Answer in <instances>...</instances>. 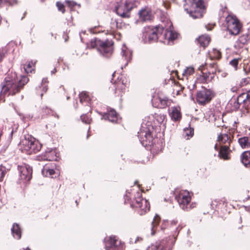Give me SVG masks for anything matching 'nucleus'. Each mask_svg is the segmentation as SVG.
<instances>
[{
  "instance_id": "f3484780",
  "label": "nucleus",
  "mask_w": 250,
  "mask_h": 250,
  "mask_svg": "<svg viewBox=\"0 0 250 250\" xmlns=\"http://www.w3.org/2000/svg\"><path fill=\"white\" fill-rule=\"evenodd\" d=\"M140 19L143 21H149L151 18V13L149 9L144 8L140 10L139 13Z\"/></svg>"
},
{
  "instance_id": "4c0bfd02",
  "label": "nucleus",
  "mask_w": 250,
  "mask_h": 250,
  "mask_svg": "<svg viewBox=\"0 0 250 250\" xmlns=\"http://www.w3.org/2000/svg\"><path fill=\"white\" fill-rule=\"evenodd\" d=\"M6 173V168L4 167L0 166V181L3 180Z\"/></svg>"
},
{
  "instance_id": "f704fd0d",
  "label": "nucleus",
  "mask_w": 250,
  "mask_h": 250,
  "mask_svg": "<svg viewBox=\"0 0 250 250\" xmlns=\"http://www.w3.org/2000/svg\"><path fill=\"white\" fill-rule=\"evenodd\" d=\"M80 102L83 103L84 102H88L90 99L86 92H83L80 94Z\"/></svg>"
},
{
  "instance_id": "393cba45",
  "label": "nucleus",
  "mask_w": 250,
  "mask_h": 250,
  "mask_svg": "<svg viewBox=\"0 0 250 250\" xmlns=\"http://www.w3.org/2000/svg\"><path fill=\"white\" fill-rule=\"evenodd\" d=\"M13 237L17 239H19L21 237V231L18 224H14L11 229Z\"/></svg>"
},
{
  "instance_id": "f8f14e48",
  "label": "nucleus",
  "mask_w": 250,
  "mask_h": 250,
  "mask_svg": "<svg viewBox=\"0 0 250 250\" xmlns=\"http://www.w3.org/2000/svg\"><path fill=\"white\" fill-rule=\"evenodd\" d=\"M133 8V4L130 2H126L124 5H119L116 6L117 14L124 18L129 17V13Z\"/></svg>"
},
{
  "instance_id": "473e14b6",
  "label": "nucleus",
  "mask_w": 250,
  "mask_h": 250,
  "mask_svg": "<svg viewBox=\"0 0 250 250\" xmlns=\"http://www.w3.org/2000/svg\"><path fill=\"white\" fill-rule=\"evenodd\" d=\"M154 118L158 123L161 124L164 121L165 116L161 113H155Z\"/></svg>"
},
{
  "instance_id": "9b49d317",
  "label": "nucleus",
  "mask_w": 250,
  "mask_h": 250,
  "mask_svg": "<svg viewBox=\"0 0 250 250\" xmlns=\"http://www.w3.org/2000/svg\"><path fill=\"white\" fill-rule=\"evenodd\" d=\"M20 171L21 179L26 181H29L32 178V169L28 165L24 164L18 167Z\"/></svg>"
},
{
  "instance_id": "f257e3e1",
  "label": "nucleus",
  "mask_w": 250,
  "mask_h": 250,
  "mask_svg": "<svg viewBox=\"0 0 250 250\" xmlns=\"http://www.w3.org/2000/svg\"><path fill=\"white\" fill-rule=\"evenodd\" d=\"M167 26L169 29H164L161 26H158L154 28L148 30L144 34L145 38H147L149 42H155L159 40L166 44H171L173 41L177 38V34L171 29V23L169 21L167 23Z\"/></svg>"
},
{
  "instance_id": "13d9d810",
  "label": "nucleus",
  "mask_w": 250,
  "mask_h": 250,
  "mask_svg": "<svg viewBox=\"0 0 250 250\" xmlns=\"http://www.w3.org/2000/svg\"><path fill=\"white\" fill-rule=\"evenodd\" d=\"M55 71H56V70L54 69V71H52L51 72H52V73H54L55 72Z\"/></svg>"
},
{
  "instance_id": "603ef678",
  "label": "nucleus",
  "mask_w": 250,
  "mask_h": 250,
  "mask_svg": "<svg viewBox=\"0 0 250 250\" xmlns=\"http://www.w3.org/2000/svg\"><path fill=\"white\" fill-rule=\"evenodd\" d=\"M46 82H47V79L44 78V79H42V83H45Z\"/></svg>"
},
{
  "instance_id": "3c124183",
  "label": "nucleus",
  "mask_w": 250,
  "mask_h": 250,
  "mask_svg": "<svg viewBox=\"0 0 250 250\" xmlns=\"http://www.w3.org/2000/svg\"><path fill=\"white\" fill-rule=\"evenodd\" d=\"M196 87L195 83H193L192 86V88H190V90L194 89Z\"/></svg>"
},
{
  "instance_id": "72a5a7b5",
  "label": "nucleus",
  "mask_w": 250,
  "mask_h": 250,
  "mask_svg": "<svg viewBox=\"0 0 250 250\" xmlns=\"http://www.w3.org/2000/svg\"><path fill=\"white\" fill-rule=\"evenodd\" d=\"M184 89V87L178 84H174L173 88V95H178L180 94L181 91Z\"/></svg>"
},
{
  "instance_id": "58836bf2",
  "label": "nucleus",
  "mask_w": 250,
  "mask_h": 250,
  "mask_svg": "<svg viewBox=\"0 0 250 250\" xmlns=\"http://www.w3.org/2000/svg\"><path fill=\"white\" fill-rule=\"evenodd\" d=\"M81 118L82 122L85 124H90L91 121V119L90 118V117H89L86 115H82Z\"/></svg>"
},
{
  "instance_id": "9d476101",
  "label": "nucleus",
  "mask_w": 250,
  "mask_h": 250,
  "mask_svg": "<svg viewBox=\"0 0 250 250\" xmlns=\"http://www.w3.org/2000/svg\"><path fill=\"white\" fill-rule=\"evenodd\" d=\"M105 248L107 250H124L125 246L115 236H111L105 242Z\"/></svg>"
},
{
  "instance_id": "8fccbe9b",
  "label": "nucleus",
  "mask_w": 250,
  "mask_h": 250,
  "mask_svg": "<svg viewBox=\"0 0 250 250\" xmlns=\"http://www.w3.org/2000/svg\"><path fill=\"white\" fill-rule=\"evenodd\" d=\"M177 223V221L176 220H172L171 222L172 225H176Z\"/></svg>"
},
{
  "instance_id": "0e129e2a",
  "label": "nucleus",
  "mask_w": 250,
  "mask_h": 250,
  "mask_svg": "<svg viewBox=\"0 0 250 250\" xmlns=\"http://www.w3.org/2000/svg\"><path fill=\"white\" fill-rule=\"evenodd\" d=\"M187 128H184V130L185 131L186 130Z\"/></svg>"
},
{
  "instance_id": "052dcab7",
  "label": "nucleus",
  "mask_w": 250,
  "mask_h": 250,
  "mask_svg": "<svg viewBox=\"0 0 250 250\" xmlns=\"http://www.w3.org/2000/svg\"><path fill=\"white\" fill-rule=\"evenodd\" d=\"M188 70V67L186 68V69H185V73L186 72V71Z\"/></svg>"
},
{
  "instance_id": "20e7f679",
  "label": "nucleus",
  "mask_w": 250,
  "mask_h": 250,
  "mask_svg": "<svg viewBox=\"0 0 250 250\" xmlns=\"http://www.w3.org/2000/svg\"><path fill=\"white\" fill-rule=\"evenodd\" d=\"M153 126L148 122L146 124L143 125L142 128L138 132V137L143 145H151L153 141Z\"/></svg>"
},
{
  "instance_id": "bb28decb",
  "label": "nucleus",
  "mask_w": 250,
  "mask_h": 250,
  "mask_svg": "<svg viewBox=\"0 0 250 250\" xmlns=\"http://www.w3.org/2000/svg\"><path fill=\"white\" fill-rule=\"evenodd\" d=\"M241 161L245 166L250 164V151H245L242 154Z\"/></svg>"
},
{
  "instance_id": "7c9ffc66",
  "label": "nucleus",
  "mask_w": 250,
  "mask_h": 250,
  "mask_svg": "<svg viewBox=\"0 0 250 250\" xmlns=\"http://www.w3.org/2000/svg\"><path fill=\"white\" fill-rule=\"evenodd\" d=\"M35 62L32 61L29 62L27 64H24V69L26 73H32L34 70Z\"/></svg>"
},
{
  "instance_id": "ddd939ff",
  "label": "nucleus",
  "mask_w": 250,
  "mask_h": 250,
  "mask_svg": "<svg viewBox=\"0 0 250 250\" xmlns=\"http://www.w3.org/2000/svg\"><path fill=\"white\" fill-rule=\"evenodd\" d=\"M176 199L179 203L181 208L183 210L187 208L188 205V191L180 190L178 195L176 196Z\"/></svg>"
},
{
  "instance_id": "69168bd1",
  "label": "nucleus",
  "mask_w": 250,
  "mask_h": 250,
  "mask_svg": "<svg viewBox=\"0 0 250 250\" xmlns=\"http://www.w3.org/2000/svg\"><path fill=\"white\" fill-rule=\"evenodd\" d=\"M250 2V0H249Z\"/></svg>"
},
{
  "instance_id": "e2e57ef3",
  "label": "nucleus",
  "mask_w": 250,
  "mask_h": 250,
  "mask_svg": "<svg viewBox=\"0 0 250 250\" xmlns=\"http://www.w3.org/2000/svg\"><path fill=\"white\" fill-rule=\"evenodd\" d=\"M186 136H188V133H186Z\"/></svg>"
},
{
  "instance_id": "4d7b16f0",
  "label": "nucleus",
  "mask_w": 250,
  "mask_h": 250,
  "mask_svg": "<svg viewBox=\"0 0 250 250\" xmlns=\"http://www.w3.org/2000/svg\"><path fill=\"white\" fill-rule=\"evenodd\" d=\"M21 250H30L28 248H27L26 249L23 248Z\"/></svg>"
},
{
  "instance_id": "79ce46f5",
  "label": "nucleus",
  "mask_w": 250,
  "mask_h": 250,
  "mask_svg": "<svg viewBox=\"0 0 250 250\" xmlns=\"http://www.w3.org/2000/svg\"><path fill=\"white\" fill-rule=\"evenodd\" d=\"M14 0H0V5L6 3L12 4Z\"/></svg>"
},
{
  "instance_id": "5fc2aeb1",
  "label": "nucleus",
  "mask_w": 250,
  "mask_h": 250,
  "mask_svg": "<svg viewBox=\"0 0 250 250\" xmlns=\"http://www.w3.org/2000/svg\"><path fill=\"white\" fill-rule=\"evenodd\" d=\"M2 54L0 52V62L1 61V60H2Z\"/></svg>"
},
{
  "instance_id": "f03ea898",
  "label": "nucleus",
  "mask_w": 250,
  "mask_h": 250,
  "mask_svg": "<svg viewBox=\"0 0 250 250\" xmlns=\"http://www.w3.org/2000/svg\"><path fill=\"white\" fill-rule=\"evenodd\" d=\"M28 81V78L25 76H22L19 80L17 79V74L11 72L5 78L1 92L8 95H13L18 92Z\"/></svg>"
},
{
  "instance_id": "09e8293b",
  "label": "nucleus",
  "mask_w": 250,
  "mask_h": 250,
  "mask_svg": "<svg viewBox=\"0 0 250 250\" xmlns=\"http://www.w3.org/2000/svg\"><path fill=\"white\" fill-rule=\"evenodd\" d=\"M194 72V68L192 67H188V75L192 74Z\"/></svg>"
},
{
  "instance_id": "c756f323",
  "label": "nucleus",
  "mask_w": 250,
  "mask_h": 250,
  "mask_svg": "<svg viewBox=\"0 0 250 250\" xmlns=\"http://www.w3.org/2000/svg\"><path fill=\"white\" fill-rule=\"evenodd\" d=\"M160 220V217L158 215H156L151 224V235H154L155 234L156 228L159 224Z\"/></svg>"
},
{
  "instance_id": "e433bc0d",
  "label": "nucleus",
  "mask_w": 250,
  "mask_h": 250,
  "mask_svg": "<svg viewBox=\"0 0 250 250\" xmlns=\"http://www.w3.org/2000/svg\"><path fill=\"white\" fill-rule=\"evenodd\" d=\"M115 85H116V88H115L116 92L118 90L123 89L124 88H125V84L123 83V81L121 82L120 81L116 82L115 83Z\"/></svg>"
},
{
  "instance_id": "1a4fd4ad",
  "label": "nucleus",
  "mask_w": 250,
  "mask_h": 250,
  "mask_svg": "<svg viewBox=\"0 0 250 250\" xmlns=\"http://www.w3.org/2000/svg\"><path fill=\"white\" fill-rule=\"evenodd\" d=\"M228 30L231 35H236L239 32L241 25L235 17L228 16L226 18Z\"/></svg>"
},
{
  "instance_id": "680f3d73",
  "label": "nucleus",
  "mask_w": 250,
  "mask_h": 250,
  "mask_svg": "<svg viewBox=\"0 0 250 250\" xmlns=\"http://www.w3.org/2000/svg\"><path fill=\"white\" fill-rule=\"evenodd\" d=\"M215 149H217V146L216 145L215 146Z\"/></svg>"
},
{
  "instance_id": "c85d7f7f",
  "label": "nucleus",
  "mask_w": 250,
  "mask_h": 250,
  "mask_svg": "<svg viewBox=\"0 0 250 250\" xmlns=\"http://www.w3.org/2000/svg\"><path fill=\"white\" fill-rule=\"evenodd\" d=\"M122 54L123 56L125 57V59L127 61L131 59L132 53L125 44H124L122 48Z\"/></svg>"
},
{
  "instance_id": "bf43d9fd",
  "label": "nucleus",
  "mask_w": 250,
  "mask_h": 250,
  "mask_svg": "<svg viewBox=\"0 0 250 250\" xmlns=\"http://www.w3.org/2000/svg\"><path fill=\"white\" fill-rule=\"evenodd\" d=\"M189 198V193L188 192V199ZM188 202H189V200H188Z\"/></svg>"
},
{
  "instance_id": "b1692460",
  "label": "nucleus",
  "mask_w": 250,
  "mask_h": 250,
  "mask_svg": "<svg viewBox=\"0 0 250 250\" xmlns=\"http://www.w3.org/2000/svg\"><path fill=\"white\" fill-rule=\"evenodd\" d=\"M210 41V37L208 35H202L198 39V42L203 48L208 46Z\"/></svg>"
},
{
  "instance_id": "de8ad7c7",
  "label": "nucleus",
  "mask_w": 250,
  "mask_h": 250,
  "mask_svg": "<svg viewBox=\"0 0 250 250\" xmlns=\"http://www.w3.org/2000/svg\"><path fill=\"white\" fill-rule=\"evenodd\" d=\"M214 24H208L206 25V28L208 30H211L214 27Z\"/></svg>"
},
{
  "instance_id": "412c9836",
  "label": "nucleus",
  "mask_w": 250,
  "mask_h": 250,
  "mask_svg": "<svg viewBox=\"0 0 250 250\" xmlns=\"http://www.w3.org/2000/svg\"><path fill=\"white\" fill-rule=\"evenodd\" d=\"M229 152V146H221L219 153V156L220 158L223 159L224 160H228L229 159V157L228 156Z\"/></svg>"
},
{
  "instance_id": "7ed1b4c3",
  "label": "nucleus",
  "mask_w": 250,
  "mask_h": 250,
  "mask_svg": "<svg viewBox=\"0 0 250 250\" xmlns=\"http://www.w3.org/2000/svg\"><path fill=\"white\" fill-rule=\"evenodd\" d=\"M191 2L188 14L194 19L203 17L206 11V6L203 0H188Z\"/></svg>"
},
{
  "instance_id": "2f4dec72",
  "label": "nucleus",
  "mask_w": 250,
  "mask_h": 250,
  "mask_svg": "<svg viewBox=\"0 0 250 250\" xmlns=\"http://www.w3.org/2000/svg\"><path fill=\"white\" fill-rule=\"evenodd\" d=\"M55 172L53 169L48 168L46 166L44 167L42 173L45 176H51L53 177V175L55 174Z\"/></svg>"
},
{
  "instance_id": "49530a36",
  "label": "nucleus",
  "mask_w": 250,
  "mask_h": 250,
  "mask_svg": "<svg viewBox=\"0 0 250 250\" xmlns=\"http://www.w3.org/2000/svg\"><path fill=\"white\" fill-rule=\"evenodd\" d=\"M167 221L164 220L163 222V223H162V225L161 226V229H164L167 226Z\"/></svg>"
},
{
  "instance_id": "6e6552de",
  "label": "nucleus",
  "mask_w": 250,
  "mask_h": 250,
  "mask_svg": "<svg viewBox=\"0 0 250 250\" xmlns=\"http://www.w3.org/2000/svg\"><path fill=\"white\" fill-rule=\"evenodd\" d=\"M214 96L215 93L212 90L203 88L197 92L196 100L199 104L205 105L209 103Z\"/></svg>"
},
{
  "instance_id": "dca6fc26",
  "label": "nucleus",
  "mask_w": 250,
  "mask_h": 250,
  "mask_svg": "<svg viewBox=\"0 0 250 250\" xmlns=\"http://www.w3.org/2000/svg\"><path fill=\"white\" fill-rule=\"evenodd\" d=\"M33 141H34V138L29 136L27 137H25L20 143V147L21 151L27 154L30 150L32 143H33Z\"/></svg>"
},
{
  "instance_id": "a878e982",
  "label": "nucleus",
  "mask_w": 250,
  "mask_h": 250,
  "mask_svg": "<svg viewBox=\"0 0 250 250\" xmlns=\"http://www.w3.org/2000/svg\"><path fill=\"white\" fill-rule=\"evenodd\" d=\"M238 103H242L250 102V91L247 93H244L239 95L238 97Z\"/></svg>"
},
{
  "instance_id": "4be33fe9",
  "label": "nucleus",
  "mask_w": 250,
  "mask_h": 250,
  "mask_svg": "<svg viewBox=\"0 0 250 250\" xmlns=\"http://www.w3.org/2000/svg\"><path fill=\"white\" fill-rule=\"evenodd\" d=\"M238 142L240 146L243 149L250 147V138L248 137L240 138L238 139Z\"/></svg>"
},
{
  "instance_id": "423d86ee",
  "label": "nucleus",
  "mask_w": 250,
  "mask_h": 250,
  "mask_svg": "<svg viewBox=\"0 0 250 250\" xmlns=\"http://www.w3.org/2000/svg\"><path fill=\"white\" fill-rule=\"evenodd\" d=\"M131 206L138 208L140 215H143L149 210L150 206L146 199L141 197V192L137 191L133 200L131 201Z\"/></svg>"
},
{
  "instance_id": "2eb2a0df",
  "label": "nucleus",
  "mask_w": 250,
  "mask_h": 250,
  "mask_svg": "<svg viewBox=\"0 0 250 250\" xmlns=\"http://www.w3.org/2000/svg\"><path fill=\"white\" fill-rule=\"evenodd\" d=\"M232 136L227 131L226 132H221L218 136L217 141L220 144H224V146H229L231 142Z\"/></svg>"
},
{
  "instance_id": "c9c22d12",
  "label": "nucleus",
  "mask_w": 250,
  "mask_h": 250,
  "mask_svg": "<svg viewBox=\"0 0 250 250\" xmlns=\"http://www.w3.org/2000/svg\"><path fill=\"white\" fill-rule=\"evenodd\" d=\"M249 40V38L247 35H243L239 37L238 42L241 44H246Z\"/></svg>"
},
{
  "instance_id": "a18cd8bd",
  "label": "nucleus",
  "mask_w": 250,
  "mask_h": 250,
  "mask_svg": "<svg viewBox=\"0 0 250 250\" xmlns=\"http://www.w3.org/2000/svg\"><path fill=\"white\" fill-rule=\"evenodd\" d=\"M209 65L212 67L213 68H214L215 69V70H212V73H214V72H216V69L217 68V64L216 63H214V62H213L212 63H209Z\"/></svg>"
},
{
  "instance_id": "6e6d98bb",
  "label": "nucleus",
  "mask_w": 250,
  "mask_h": 250,
  "mask_svg": "<svg viewBox=\"0 0 250 250\" xmlns=\"http://www.w3.org/2000/svg\"><path fill=\"white\" fill-rule=\"evenodd\" d=\"M47 88L46 87V85L43 86V90L46 91L47 90Z\"/></svg>"
},
{
  "instance_id": "864d4df0",
  "label": "nucleus",
  "mask_w": 250,
  "mask_h": 250,
  "mask_svg": "<svg viewBox=\"0 0 250 250\" xmlns=\"http://www.w3.org/2000/svg\"><path fill=\"white\" fill-rule=\"evenodd\" d=\"M90 32L93 33H96L97 32L94 31V29H91L90 30Z\"/></svg>"
},
{
  "instance_id": "4468645a",
  "label": "nucleus",
  "mask_w": 250,
  "mask_h": 250,
  "mask_svg": "<svg viewBox=\"0 0 250 250\" xmlns=\"http://www.w3.org/2000/svg\"><path fill=\"white\" fill-rule=\"evenodd\" d=\"M153 105L158 108H163L168 105L170 102L167 97H155L152 99Z\"/></svg>"
},
{
  "instance_id": "5701e85b",
  "label": "nucleus",
  "mask_w": 250,
  "mask_h": 250,
  "mask_svg": "<svg viewBox=\"0 0 250 250\" xmlns=\"http://www.w3.org/2000/svg\"><path fill=\"white\" fill-rule=\"evenodd\" d=\"M41 145L38 142L36 141L34 138V141L32 143L31 146L30 147V150L28 152L27 154H31L33 153H36L40 150L41 148Z\"/></svg>"
},
{
  "instance_id": "ea45409f",
  "label": "nucleus",
  "mask_w": 250,
  "mask_h": 250,
  "mask_svg": "<svg viewBox=\"0 0 250 250\" xmlns=\"http://www.w3.org/2000/svg\"><path fill=\"white\" fill-rule=\"evenodd\" d=\"M239 59H234L229 62V64L234 67L235 70H237V65Z\"/></svg>"
},
{
  "instance_id": "aec40b11",
  "label": "nucleus",
  "mask_w": 250,
  "mask_h": 250,
  "mask_svg": "<svg viewBox=\"0 0 250 250\" xmlns=\"http://www.w3.org/2000/svg\"><path fill=\"white\" fill-rule=\"evenodd\" d=\"M103 118L108 119L109 121L116 123L118 121V116L116 111L113 110H110L107 113L105 114L103 116Z\"/></svg>"
},
{
  "instance_id": "6ab92c4d",
  "label": "nucleus",
  "mask_w": 250,
  "mask_h": 250,
  "mask_svg": "<svg viewBox=\"0 0 250 250\" xmlns=\"http://www.w3.org/2000/svg\"><path fill=\"white\" fill-rule=\"evenodd\" d=\"M58 156L56 150L54 149H49L45 152L44 160L48 161H57Z\"/></svg>"
},
{
  "instance_id": "cd10ccee",
  "label": "nucleus",
  "mask_w": 250,
  "mask_h": 250,
  "mask_svg": "<svg viewBox=\"0 0 250 250\" xmlns=\"http://www.w3.org/2000/svg\"><path fill=\"white\" fill-rule=\"evenodd\" d=\"M208 55L209 60L210 61L214 59H220L221 58V52L216 49H213L209 53Z\"/></svg>"
},
{
  "instance_id": "a19ab883",
  "label": "nucleus",
  "mask_w": 250,
  "mask_h": 250,
  "mask_svg": "<svg viewBox=\"0 0 250 250\" xmlns=\"http://www.w3.org/2000/svg\"><path fill=\"white\" fill-rule=\"evenodd\" d=\"M56 5L58 7V10L61 11L62 13H64V5L60 2H57L56 3Z\"/></svg>"
},
{
  "instance_id": "0eeeda50",
  "label": "nucleus",
  "mask_w": 250,
  "mask_h": 250,
  "mask_svg": "<svg viewBox=\"0 0 250 250\" xmlns=\"http://www.w3.org/2000/svg\"><path fill=\"white\" fill-rule=\"evenodd\" d=\"M112 45V43L108 40L103 41L97 39L92 40L90 43V46L92 48L97 47L98 51L103 55L111 53Z\"/></svg>"
},
{
  "instance_id": "a211bd4d",
  "label": "nucleus",
  "mask_w": 250,
  "mask_h": 250,
  "mask_svg": "<svg viewBox=\"0 0 250 250\" xmlns=\"http://www.w3.org/2000/svg\"><path fill=\"white\" fill-rule=\"evenodd\" d=\"M169 115L172 120L178 121L181 117L180 110L178 107H172L169 112Z\"/></svg>"
},
{
  "instance_id": "c03bdc74",
  "label": "nucleus",
  "mask_w": 250,
  "mask_h": 250,
  "mask_svg": "<svg viewBox=\"0 0 250 250\" xmlns=\"http://www.w3.org/2000/svg\"><path fill=\"white\" fill-rule=\"evenodd\" d=\"M188 137H192L194 135V129L191 127L188 128Z\"/></svg>"
},
{
  "instance_id": "37998d69",
  "label": "nucleus",
  "mask_w": 250,
  "mask_h": 250,
  "mask_svg": "<svg viewBox=\"0 0 250 250\" xmlns=\"http://www.w3.org/2000/svg\"><path fill=\"white\" fill-rule=\"evenodd\" d=\"M66 3L70 7H73L76 4V2L73 1L66 0Z\"/></svg>"
},
{
  "instance_id": "39448f33",
  "label": "nucleus",
  "mask_w": 250,
  "mask_h": 250,
  "mask_svg": "<svg viewBox=\"0 0 250 250\" xmlns=\"http://www.w3.org/2000/svg\"><path fill=\"white\" fill-rule=\"evenodd\" d=\"M176 240V237L170 236L168 238L157 241L149 246L146 250H171Z\"/></svg>"
}]
</instances>
